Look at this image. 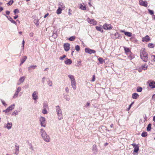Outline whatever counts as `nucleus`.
Returning <instances> with one entry per match:
<instances>
[{
  "label": "nucleus",
  "mask_w": 155,
  "mask_h": 155,
  "mask_svg": "<svg viewBox=\"0 0 155 155\" xmlns=\"http://www.w3.org/2000/svg\"><path fill=\"white\" fill-rule=\"evenodd\" d=\"M66 57V55H64L60 57L59 58V59L61 60H63Z\"/></svg>",
  "instance_id": "nucleus-46"
},
{
  "label": "nucleus",
  "mask_w": 155,
  "mask_h": 155,
  "mask_svg": "<svg viewBox=\"0 0 155 155\" xmlns=\"http://www.w3.org/2000/svg\"><path fill=\"white\" fill-rule=\"evenodd\" d=\"M10 111H11V110H10L8 107L6 110H3V112L5 113H7L9 112Z\"/></svg>",
  "instance_id": "nucleus-35"
},
{
  "label": "nucleus",
  "mask_w": 155,
  "mask_h": 155,
  "mask_svg": "<svg viewBox=\"0 0 155 155\" xmlns=\"http://www.w3.org/2000/svg\"><path fill=\"white\" fill-rule=\"evenodd\" d=\"M95 81V76L94 75H93V78L92 80V81L93 82L94 81Z\"/></svg>",
  "instance_id": "nucleus-60"
},
{
  "label": "nucleus",
  "mask_w": 155,
  "mask_h": 155,
  "mask_svg": "<svg viewBox=\"0 0 155 155\" xmlns=\"http://www.w3.org/2000/svg\"><path fill=\"white\" fill-rule=\"evenodd\" d=\"M152 99L153 100H155V94H153L152 97Z\"/></svg>",
  "instance_id": "nucleus-64"
},
{
  "label": "nucleus",
  "mask_w": 155,
  "mask_h": 155,
  "mask_svg": "<svg viewBox=\"0 0 155 155\" xmlns=\"http://www.w3.org/2000/svg\"><path fill=\"white\" fill-rule=\"evenodd\" d=\"M93 151H97V148L96 146L95 145H94L93 146Z\"/></svg>",
  "instance_id": "nucleus-41"
},
{
  "label": "nucleus",
  "mask_w": 155,
  "mask_h": 155,
  "mask_svg": "<svg viewBox=\"0 0 155 155\" xmlns=\"http://www.w3.org/2000/svg\"><path fill=\"white\" fill-rule=\"evenodd\" d=\"M58 119L59 120H61L63 119V115L62 113L57 114Z\"/></svg>",
  "instance_id": "nucleus-27"
},
{
  "label": "nucleus",
  "mask_w": 155,
  "mask_h": 155,
  "mask_svg": "<svg viewBox=\"0 0 155 155\" xmlns=\"http://www.w3.org/2000/svg\"><path fill=\"white\" fill-rule=\"evenodd\" d=\"M140 57L141 59L144 62H147L148 61V55L146 51L145 48L141 49L140 52Z\"/></svg>",
  "instance_id": "nucleus-2"
},
{
  "label": "nucleus",
  "mask_w": 155,
  "mask_h": 155,
  "mask_svg": "<svg viewBox=\"0 0 155 155\" xmlns=\"http://www.w3.org/2000/svg\"><path fill=\"white\" fill-rule=\"evenodd\" d=\"M150 40V38L147 35L142 39V41L144 42H147Z\"/></svg>",
  "instance_id": "nucleus-17"
},
{
  "label": "nucleus",
  "mask_w": 155,
  "mask_h": 155,
  "mask_svg": "<svg viewBox=\"0 0 155 155\" xmlns=\"http://www.w3.org/2000/svg\"><path fill=\"white\" fill-rule=\"evenodd\" d=\"M120 31L122 32H124L125 35L130 37L132 36V33L129 32H125L123 30H120Z\"/></svg>",
  "instance_id": "nucleus-15"
},
{
  "label": "nucleus",
  "mask_w": 155,
  "mask_h": 155,
  "mask_svg": "<svg viewBox=\"0 0 155 155\" xmlns=\"http://www.w3.org/2000/svg\"><path fill=\"white\" fill-rule=\"evenodd\" d=\"M80 8L82 10H85L86 9L85 5L83 6L81 4L80 5Z\"/></svg>",
  "instance_id": "nucleus-28"
},
{
  "label": "nucleus",
  "mask_w": 155,
  "mask_h": 155,
  "mask_svg": "<svg viewBox=\"0 0 155 155\" xmlns=\"http://www.w3.org/2000/svg\"><path fill=\"white\" fill-rule=\"evenodd\" d=\"M103 28L105 30H110L112 29L113 27L110 24L105 23L103 25Z\"/></svg>",
  "instance_id": "nucleus-5"
},
{
  "label": "nucleus",
  "mask_w": 155,
  "mask_h": 155,
  "mask_svg": "<svg viewBox=\"0 0 155 155\" xmlns=\"http://www.w3.org/2000/svg\"><path fill=\"white\" fill-rule=\"evenodd\" d=\"M37 67L35 65H31L28 68V71H31L32 69H34Z\"/></svg>",
  "instance_id": "nucleus-21"
},
{
  "label": "nucleus",
  "mask_w": 155,
  "mask_h": 155,
  "mask_svg": "<svg viewBox=\"0 0 155 155\" xmlns=\"http://www.w3.org/2000/svg\"><path fill=\"white\" fill-rule=\"evenodd\" d=\"M114 36L116 38H117L120 36V34L117 32H116Z\"/></svg>",
  "instance_id": "nucleus-47"
},
{
  "label": "nucleus",
  "mask_w": 155,
  "mask_h": 155,
  "mask_svg": "<svg viewBox=\"0 0 155 155\" xmlns=\"http://www.w3.org/2000/svg\"><path fill=\"white\" fill-rule=\"evenodd\" d=\"M18 114V111L17 110H15L12 113V115L15 116L17 115Z\"/></svg>",
  "instance_id": "nucleus-34"
},
{
  "label": "nucleus",
  "mask_w": 155,
  "mask_h": 155,
  "mask_svg": "<svg viewBox=\"0 0 155 155\" xmlns=\"http://www.w3.org/2000/svg\"><path fill=\"white\" fill-rule=\"evenodd\" d=\"M75 50L77 51H79L80 50V46L78 45H77L75 46Z\"/></svg>",
  "instance_id": "nucleus-48"
},
{
  "label": "nucleus",
  "mask_w": 155,
  "mask_h": 155,
  "mask_svg": "<svg viewBox=\"0 0 155 155\" xmlns=\"http://www.w3.org/2000/svg\"><path fill=\"white\" fill-rule=\"evenodd\" d=\"M149 86L151 88H154L155 87V82L151 81L149 84Z\"/></svg>",
  "instance_id": "nucleus-19"
},
{
  "label": "nucleus",
  "mask_w": 155,
  "mask_h": 155,
  "mask_svg": "<svg viewBox=\"0 0 155 155\" xmlns=\"http://www.w3.org/2000/svg\"><path fill=\"white\" fill-rule=\"evenodd\" d=\"M124 50L126 53H127L130 52V50L128 48L126 47H124Z\"/></svg>",
  "instance_id": "nucleus-39"
},
{
  "label": "nucleus",
  "mask_w": 155,
  "mask_h": 155,
  "mask_svg": "<svg viewBox=\"0 0 155 155\" xmlns=\"http://www.w3.org/2000/svg\"><path fill=\"white\" fill-rule=\"evenodd\" d=\"M58 8H60V9L63 10H64L65 8L64 4L62 2H59L58 4Z\"/></svg>",
  "instance_id": "nucleus-14"
},
{
  "label": "nucleus",
  "mask_w": 155,
  "mask_h": 155,
  "mask_svg": "<svg viewBox=\"0 0 155 155\" xmlns=\"http://www.w3.org/2000/svg\"><path fill=\"white\" fill-rule=\"evenodd\" d=\"M12 126V123L11 122H8L7 124H5L4 125V128H6L9 130L11 129Z\"/></svg>",
  "instance_id": "nucleus-8"
},
{
  "label": "nucleus",
  "mask_w": 155,
  "mask_h": 155,
  "mask_svg": "<svg viewBox=\"0 0 155 155\" xmlns=\"http://www.w3.org/2000/svg\"><path fill=\"white\" fill-rule=\"evenodd\" d=\"M87 21L89 24H90L92 25H97V21L94 19L88 18L87 19Z\"/></svg>",
  "instance_id": "nucleus-6"
},
{
  "label": "nucleus",
  "mask_w": 155,
  "mask_h": 155,
  "mask_svg": "<svg viewBox=\"0 0 155 155\" xmlns=\"http://www.w3.org/2000/svg\"><path fill=\"white\" fill-rule=\"evenodd\" d=\"M139 150V147L136 146V147L134 148V152L137 153Z\"/></svg>",
  "instance_id": "nucleus-37"
},
{
  "label": "nucleus",
  "mask_w": 155,
  "mask_h": 155,
  "mask_svg": "<svg viewBox=\"0 0 155 155\" xmlns=\"http://www.w3.org/2000/svg\"><path fill=\"white\" fill-rule=\"evenodd\" d=\"M75 36H71L69 38V40L71 41H73L75 39Z\"/></svg>",
  "instance_id": "nucleus-40"
},
{
  "label": "nucleus",
  "mask_w": 155,
  "mask_h": 155,
  "mask_svg": "<svg viewBox=\"0 0 155 155\" xmlns=\"http://www.w3.org/2000/svg\"><path fill=\"white\" fill-rule=\"evenodd\" d=\"M70 44L67 43L64 44V48L65 51H68L70 49Z\"/></svg>",
  "instance_id": "nucleus-9"
},
{
  "label": "nucleus",
  "mask_w": 155,
  "mask_h": 155,
  "mask_svg": "<svg viewBox=\"0 0 155 155\" xmlns=\"http://www.w3.org/2000/svg\"><path fill=\"white\" fill-rule=\"evenodd\" d=\"M8 20L12 23L16 25V22L12 19V18L11 17H9Z\"/></svg>",
  "instance_id": "nucleus-30"
},
{
  "label": "nucleus",
  "mask_w": 155,
  "mask_h": 155,
  "mask_svg": "<svg viewBox=\"0 0 155 155\" xmlns=\"http://www.w3.org/2000/svg\"><path fill=\"white\" fill-rule=\"evenodd\" d=\"M38 93L37 91H34L32 94V99L35 101V102L37 101L38 98Z\"/></svg>",
  "instance_id": "nucleus-4"
},
{
  "label": "nucleus",
  "mask_w": 155,
  "mask_h": 155,
  "mask_svg": "<svg viewBox=\"0 0 155 155\" xmlns=\"http://www.w3.org/2000/svg\"><path fill=\"white\" fill-rule=\"evenodd\" d=\"M1 101L2 103V104L5 107H6L7 106V104L5 103V101L2 99H1Z\"/></svg>",
  "instance_id": "nucleus-42"
},
{
  "label": "nucleus",
  "mask_w": 155,
  "mask_h": 155,
  "mask_svg": "<svg viewBox=\"0 0 155 155\" xmlns=\"http://www.w3.org/2000/svg\"><path fill=\"white\" fill-rule=\"evenodd\" d=\"M15 106V104H12L11 106L8 107V108L11 110H12L14 108V107Z\"/></svg>",
  "instance_id": "nucleus-31"
},
{
  "label": "nucleus",
  "mask_w": 155,
  "mask_h": 155,
  "mask_svg": "<svg viewBox=\"0 0 155 155\" xmlns=\"http://www.w3.org/2000/svg\"><path fill=\"white\" fill-rule=\"evenodd\" d=\"M10 111H11V110H10L8 107L6 110H3V112L5 113H7L9 112Z\"/></svg>",
  "instance_id": "nucleus-36"
},
{
  "label": "nucleus",
  "mask_w": 155,
  "mask_h": 155,
  "mask_svg": "<svg viewBox=\"0 0 155 155\" xmlns=\"http://www.w3.org/2000/svg\"><path fill=\"white\" fill-rule=\"evenodd\" d=\"M34 23H35V24L37 25L38 26L39 25L38 23V20H34Z\"/></svg>",
  "instance_id": "nucleus-52"
},
{
  "label": "nucleus",
  "mask_w": 155,
  "mask_h": 155,
  "mask_svg": "<svg viewBox=\"0 0 155 155\" xmlns=\"http://www.w3.org/2000/svg\"><path fill=\"white\" fill-rule=\"evenodd\" d=\"M57 35L56 33L53 32V34L52 35V37L54 38H55L57 37Z\"/></svg>",
  "instance_id": "nucleus-45"
},
{
  "label": "nucleus",
  "mask_w": 155,
  "mask_h": 155,
  "mask_svg": "<svg viewBox=\"0 0 155 155\" xmlns=\"http://www.w3.org/2000/svg\"><path fill=\"white\" fill-rule=\"evenodd\" d=\"M143 69H142V68H139L138 69V71L139 72H142V70Z\"/></svg>",
  "instance_id": "nucleus-56"
},
{
  "label": "nucleus",
  "mask_w": 155,
  "mask_h": 155,
  "mask_svg": "<svg viewBox=\"0 0 155 155\" xmlns=\"http://www.w3.org/2000/svg\"><path fill=\"white\" fill-rule=\"evenodd\" d=\"M139 95L137 93H134L132 95V97L133 99H137L139 97Z\"/></svg>",
  "instance_id": "nucleus-23"
},
{
  "label": "nucleus",
  "mask_w": 155,
  "mask_h": 155,
  "mask_svg": "<svg viewBox=\"0 0 155 155\" xmlns=\"http://www.w3.org/2000/svg\"><path fill=\"white\" fill-rule=\"evenodd\" d=\"M65 90L68 93L69 92V91L68 87H66L65 88Z\"/></svg>",
  "instance_id": "nucleus-62"
},
{
  "label": "nucleus",
  "mask_w": 155,
  "mask_h": 155,
  "mask_svg": "<svg viewBox=\"0 0 155 155\" xmlns=\"http://www.w3.org/2000/svg\"><path fill=\"white\" fill-rule=\"evenodd\" d=\"M56 110L57 114L62 113L61 110L59 106H58L56 107Z\"/></svg>",
  "instance_id": "nucleus-20"
},
{
  "label": "nucleus",
  "mask_w": 155,
  "mask_h": 155,
  "mask_svg": "<svg viewBox=\"0 0 155 155\" xmlns=\"http://www.w3.org/2000/svg\"><path fill=\"white\" fill-rule=\"evenodd\" d=\"M132 145L133 146V147H134V148L136 147V146H138V145L135 143H133L132 144Z\"/></svg>",
  "instance_id": "nucleus-61"
},
{
  "label": "nucleus",
  "mask_w": 155,
  "mask_h": 155,
  "mask_svg": "<svg viewBox=\"0 0 155 155\" xmlns=\"http://www.w3.org/2000/svg\"><path fill=\"white\" fill-rule=\"evenodd\" d=\"M45 77H44L43 78H42V82L43 83H44L45 82Z\"/></svg>",
  "instance_id": "nucleus-63"
},
{
  "label": "nucleus",
  "mask_w": 155,
  "mask_h": 155,
  "mask_svg": "<svg viewBox=\"0 0 155 155\" xmlns=\"http://www.w3.org/2000/svg\"><path fill=\"white\" fill-rule=\"evenodd\" d=\"M39 121L40 125L41 127H45L46 124H45L46 120L44 117H41L39 118Z\"/></svg>",
  "instance_id": "nucleus-3"
},
{
  "label": "nucleus",
  "mask_w": 155,
  "mask_h": 155,
  "mask_svg": "<svg viewBox=\"0 0 155 155\" xmlns=\"http://www.w3.org/2000/svg\"><path fill=\"white\" fill-rule=\"evenodd\" d=\"M22 44L23 45V46H22V47L23 48V49H24V44H25V41L24 40L22 41Z\"/></svg>",
  "instance_id": "nucleus-58"
},
{
  "label": "nucleus",
  "mask_w": 155,
  "mask_h": 155,
  "mask_svg": "<svg viewBox=\"0 0 155 155\" xmlns=\"http://www.w3.org/2000/svg\"><path fill=\"white\" fill-rule=\"evenodd\" d=\"M66 60L64 61V63L67 65H70L72 63V61L69 59L66 58Z\"/></svg>",
  "instance_id": "nucleus-16"
},
{
  "label": "nucleus",
  "mask_w": 155,
  "mask_h": 155,
  "mask_svg": "<svg viewBox=\"0 0 155 155\" xmlns=\"http://www.w3.org/2000/svg\"><path fill=\"white\" fill-rule=\"evenodd\" d=\"M71 85L74 90L76 89V80L71 82Z\"/></svg>",
  "instance_id": "nucleus-13"
},
{
  "label": "nucleus",
  "mask_w": 155,
  "mask_h": 155,
  "mask_svg": "<svg viewBox=\"0 0 155 155\" xmlns=\"http://www.w3.org/2000/svg\"><path fill=\"white\" fill-rule=\"evenodd\" d=\"M148 11L149 12V13L151 15H153V11L152 10H151L150 9H148Z\"/></svg>",
  "instance_id": "nucleus-55"
},
{
  "label": "nucleus",
  "mask_w": 155,
  "mask_h": 155,
  "mask_svg": "<svg viewBox=\"0 0 155 155\" xmlns=\"http://www.w3.org/2000/svg\"><path fill=\"white\" fill-rule=\"evenodd\" d=\"M147 135V132H143L141 134V136L143 137H146Z\"/></svg>",
  "instance_id": "nucleus-43"
},
{
  "label": "nucleus",
  "mask_w": 155,
  "mask_h": 155,
  "mask_svg": "<svg viewBox=\"0 0 155 155\" xmlns=\"http://www.w3.org/2000/svg\"><path fill=\"white\" fill-rule=\"evenodd\" d=\"M63 10L61 9H60V8H58V9L56 11V13L58 15H59L61 14V13L62 11Z\"/></svg>",
  "instance_id": "nucleus-29"
},
{
  "label": "nucleus",
  "mask_w": 155,
  "mask_h": 155,
  "mask_svg": "<svg viewBox=\"0 0 155 155\" xmlns=\"http://www.w3.org/2000/svg\"><path fill=\"white\" fill-rule=\"evenodd\" d=\"M40 133L43 140L46 142H49L50 141V138L43 128L40 130Z\"/></svg>",
  "instance_id": "nucleus-1"
},
{
  "label": "nucleus",
  "mask_w": 155,
  "mask_h": 155,
  "mask_svg": "<svg viewBox=\"0 0 155 155\" xmlns=\"http://www.w3.org/2000/svg\"><path fill=\"white\" fill-rule=\"evenodd\" d=\"M19 152V146L17 145L15 146V153L16 155H17Z\"/></svg>",
  "instance_id": "nucleus-25"
},
{
  "label": "nucleus",
  "mask_w": 155,
  "mask_h": 155,
  "mask_svg": "<svg viewBox=\"0 0 155 155\" xmlns=\"http://www.w3.org/2000/svg\"><path fill=\"white\" fill-rule=\"evenodd\" d=\"M27 58V56H24L23 57V58L21 60V63L20 64V65H21L22 64H23L24 62L26 61Z\"/></svg>",
  "instance_id": "nucleus-22"
},
{
  "label": "nucleus",
  "mask_w": 155,
  "mask_h": 155,
  "mask_svg": "<svg viewBox=\"0 0 155 155\" xmlns=\"http://www.w3.org/2000/svg\"><path fill=\"white\" fill-rule=\"evenodd\" d=\"M142 69L144 70H146L147 69L148 65L146 64L142 65L141 66Z\"/></svg>",
  "instance_id": "nucleus-26"
},
{
  "label": "nucleus",
  "mask_w": 155,
  "mask_h": 155,
  "mask_svg": "<svg viewBox=\"0 0 155 155\" xmlns=\"http://www.w3.org/2000/svg\"><path fill=\"white\" fill-rule=\"evenodd\" d=\"M14 1L13 0H10L9 2L7 3L8 5H10L12 4Z\"/></svg>",
  "instance_id": "nucleus-44"
},
{
  "label": "nucleus",
  "mask_w": 155,
  "mask_h": 155,
  "mask_svg": "<svg viewBox=\"0 0 155 155\" xmlns=\"http://www.w3.org/2000/svg\"><path fill=\"white\" fill-rule=\"evenodd\" d=\"M14 12L15 14H16L17 13H19V11L18 9H16L14 10Z\"/></svg>",
  "instance_id": "nucleus-54"
},
{
  "label": "nucleus",
  "mask_w": 155,
  "mask_h": 155,
  "mask_svg": "<svg viewBox=\"0 0 155 155\" xmlns=\"http://www.w3.org/2000/svg\"><path fill=\"white\" fill-rule=\"evenodd\" d=\"M42 112L44 114H46L47 113V111L46 110V109L44 108L42 110Z\"/></svg>",
  "instance_id": "nucleus-51"
},
{
  "label": "nucleus",
  "mask_w": 155,
  "mask_h": 155,
  "mask_svg": "<svg viewBox=\"0 0 155 155\" xmlns=\"http://www.w3.org/2000/svg\"><path fill=\"white\" fill-rule=\"evenodd\" d=\"M137 90L138 92H141L142 91V88L141 87H139L137 88Z\"/></svg>",
  "instance_id": "nucleus-49"
},
{
  "label": "nucleus",
  "mask_w": 155,
  "mask_h": 155,
  "mask_svg": "<svg viewBox=\"0 0 155 155\" xmlns=\"http://www.w3.org/2000/svg\"><path fill=\"white\" fill-rule=\"evenodd\" d=\"M85 51L86 53L90 54L94 53L96 52L95 50L88 48H86L85 49Z\"/></svg>",
  "instance_id": "nucleus-11"
},
{
  "label": "nucleus",
  "mask_w": 155,
  "mask_h": 155,
  "mask_svg": "<svg viewBox=\"0 0 155 155\" xmlns=\"http://www.w3.org/2000/svg\"><path fill=\"white\" fill-rule=\"evenodd\" d=\"M25 76H22V77H21L19 78V81L17 83V85H20L21 83H23L25 81Z\"/></svg>",
  "instance_id": "nucleus-10"
},
{
  "label": "nucleus",
  "mask_w": 155,
  "mask_h": 155,
  "mask_svg": "<svg viewBox=\"0 0 155 155\" xmlns=\"http://www.w3.org/2000/svg\"><path fill=\"white\" fill-rule=\"evenodd\" d=\"M47 84L50 87H51L52 86V82L50 80L47 81Z\"/></svg>",
  "instance_id": "nucleus-38"
},
{
  "label": "nucleus",
  "mask_w": 155,
  "mask_h": 155,
  "mask_svg": "<svg viewBox=\"0 0 155 155\" xmlns=\"http://www.w3.org/2000/svg\"><path fill=\"white\" fill-rule=\"evenodd\" d=\"M134 102H132L131 104H130L129 105V108H128V110H129L130 109L131 107V106H132V105L134 104Z\"/></svg>",
  "instance_id": "nucleus-59"
},
{
  "label": "nucleus",
  "mask_w": 155,
  "mask_h": 155,
  "mask_svg": "<svg viewBox=\"0 0 155 155\" xmlns=\"http://www.w3.org/2000/svg\"><path fill=\"white\" fill-rule=\"evenodd\" d=\"M48 106L47 105V104L46 103H45L44 104L43 108H44L46 109L48 108Z\"/></svg>",
  "instance_id": "nucleus-53"
},
{
  "label": "nucleus",
  "mask_w": 155,
  "mask_h": 155,
  "mask_svg": "<svg viewBox=\"0 0 155 155\" xmlns=\"http://www.w3.org/2000/svg\"><path fill=\"white\" fill-rule=\"evenodd\" d=\"M151 124H149L147 127V130L148 131H149L151 129Z\"/></svg>",
  "instance_id": "nucleus-32"
},
{
  "label": "nucleus",
  "mask_w": 155,
  "mask_h": 155,
  "mask_svg": "<svg viewBox=\"0 0 155 155\" xmlns=\"http://www.w3.org/2000/svg\"><path fill=\"white\" fill-rule=\"evenodd\" d=\"M98 61L101 64H102L104 61V60L102 58H98Z\"/></svg>",
  "instance_id": "nucleus-33"
},
{
  "label": "nucleus",
  "mask_w": 155,
  "mask_h": 155,
  "mask_svg": "<svg viewBox=\"0 0 155 155\" xmlns=\"http://www.w3.org/2000/svg\"><path fill=\"white\" fill-rule=\"evenodd\" d=\"M96 29L99 31H100L101 32H103V30L102 29V28L101 27V26H97L95 27Z\"/></svg>",
  "instance_id": "nucleus-24"
},
{
  "label": "nucleus",
  "mask_w": 155,
  "mask_h": 155,
  "mask_svg": "<svg viewBox=\"0 0 155 155\" xmlns=\"http://www.w3.org/2000/svg\"><path fill=\"white\" fill-rule=\"evenodd\" d=\"M21 90V87H18L16 89V92L13 96V98H15L17 97L19 93Z\"/></svg>",
  "instance_id": "nucleus-7"
},
{
  "label": "nucleus",
  "mask_w": 155,
  "mask_h": 155,
  "mask_svg": "<svg viewBox=\"0 0 155 155\" xmlns=\"http://www.w3.org/2000/svg\"><path fill=\"white\" fill-rule=\"evenodd\" d=\"M148 46L150 48H153L154 45L152 43H149L148 45Z\"/></svg>",
  "instance_id": "nucleus-50"
},
{
  "label": "nucleus",
  "mask_w": 155,
  "mask_h": 155,
  "mask_svg": "<svg viewBox=\"0 0 155 155\" xmlns=\"http://www.w3.org/2000/svg\"><path fill=\"white\" fill-rule=\"evenodd\" d=\"M71 10L70 9H68V14L69 15H71Z\"/></svg>",
  "instance_id": "nucleus-57"
},
{
  "label": "nucleus",
  "mask_w": 155,
  "mask_h": 155,
  "mask_svg": "<svg viewBox=\"0 0 155 155\" xmlns=\"http://www.w3.org/2000/svg\"><path fill=\"white\" fill-rule=\"evenodd\" d=\"M139 3L140 5L145 7H147V2L143 1V0H140L139 2Z\"/></svg>",
  "instance_id": "nucleus-12"
},
{
  "label": "nucleus",
  "mask_w": 155,
  "mask_h": 155,
  "mask_svg": "<svg viewBox=\"0 0 155 155\" xmlns=\"http://www.w3.org/2000/svg\"><path fill=\"white\" fill-rule=\"evenodd\" d=\"M68 77L69 79L70 82L76 80L74 76L71 74H69Z\"/></svg>",
  "instance_id": "nucleus-18"
}]
</instances>
